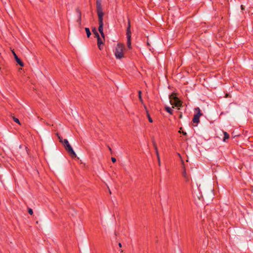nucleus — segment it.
<instances>
[{"mask_svg": "<svg viewBox=\"0 0 253 253\" xmlns=\"http://www.w3.org/2000/svg\"><path fill=\"white\" fill-rule=\"evenodd\" d=\"M58 135V138L59 139V141L60 142L63 143L65 149L68 152V153L70 155L72 158H76L77 157V155L73 150L72 147L69 144L68 141L67 139H65L64 140H62V138L61 136H59L58 134H57Z\"/></svg>", "mask_w": 253, "mask_h": 253, "instance_id": "nucleus-2", "label": "nucleus"}, {"mask_svg": "<svg viewBox=\"0 0 253 253\" xmlns=\"http://www.w3.org/2000/svg\"><path fill=\"white\" fill-rule=\"evenodd\" d=\"M154 146L155 149L156 150V153L157 156V158H158L159 165L160 166L161 162H160V156H159V152H158L157 147V146H156L155 143H154Z\"/></svg>", "mask_w": 253, "mask_h": 253, "instance_id": "nucleus-9", "label": "nucleus"}, {"mask_svg": "<svg viewBox=\"0 0 253 253\" xmlns=\"http://www.w3.org/2000/svg\"><path fill=\"white\" fill-rule=\"evenodd\" d=\"M28 211L30 215H32L33 214V210L31 208H28Z\"/></svg>", "mask_w": 253, "mask_h": 253, "instance_id": "nucleus-20", "label": "nucleus"}, {"mask_svg": "<svg viewBox=\"0 0 253 253\" xmlns=\"http://www.w3.org/2000/svg\"><path fill=\"white\" fill-rule=\"evenodd\" d=\"M130 27H131L130 21L129 19H128V24H127V27L126 28V35H131Z\"/></svg>", "mask_w": 253, "mask_h": 253, "instance_id": "nucleus-8", "label": "nucleus"}, {"mask_svg": "<svg viewBox=\"0 0 253 253\" xmlns=\"http://www.w3.org/2000/svg\"><path fill=\"white\" fill-rule=\"evenodd\" d=\"M124 45L121 43H118L115 51V55L117 59H121L124 57Z\"/></svg>", "mask_w": 253, "mask_h": 253, "instance_id": "nucleus-3", "label": "nucleus"}, {"mask_svg": "<svg viewBox=\"0 0 253 253\" xmlns=\"http://www.w3.org/2000/svg\"><path fill=\"white\" fill-rule=\"evenodd\" d=\"M119 247L121 248L122 247V244L119 243Z\"/></svg>", "mask_w": 253, "mask_h": 253, "instance_id": "nucleus-25", "label": "nucleus"}, {"mask_svg": "<svg viewBox=\"0 0 253 253\" xmlns=\"http://www.w3.org/2000/svg\"><path fill=\"white\" fill-rule=\"evenodd\" d=\"M181 129H182V128L181 127L180 128V130H179V133H182L183 134V135H187V133L186 132L181 131Z\"/></svg>", "mask_w": 253, "mask_h": 253, "instance_id": "nucleus-21", "label": "nucleus"}, {"mask_svg": "<svg viewBox=\"0 0 253 253\" xmlns=\"http://www.w3.org/2000/svg\"><path fill=\"white\" fill-rule=\"evenodd\" d=\"M166 111L169 113L170 114H172L173 110L169 107H166L165 108Z\"/></svg>", "mask_w": 253, "mask_h": 253, "instance_id": "nucleus-16", "label": "nucleus"}, {"mask_svg": "<svg viewBox=\"0 0 253 253\" xmlns=\"http://www.w3.org/2000/svg\"><path fill=\"white\" fill-rule=\"evenodd\" d=\"M108 147L109 150L110 151H111V150H111V148H110V146H108Z\"/></svg>", "mask_w": 253, "mask_h": 253, "instance_id": "nucleus-26", "label": "nucleus"}, {"mask_svg": "<svg viewBox=\"0 0 253 253\" xmlns=\"http://www.w3.org/2000/svg\"><path fill=\"white\" fill-rule=\"evenodd\" d=\"M138 93H139V100L141 102H142V97H141V91L140 90H139L138 91Z\"/></svg>", "mask_w": 253, "mask_h": 253, "instance_id": "nucleus-19", "label": "nucleus"}, {"mask_svg": "<svg viewBox=\"0 0 253 253\" xmlns=\"http://www.w3.org/2000/svg\"><path fill=\"white\" fill-rule=\"evenodd\" d=\"M85 31L86 33L87 37L89 38L91 35V32L89 29L88 28H85Z\"/></svg>", "mask_w": 253, "mask_h": 253, "instance_id": "nucleus-15", "label": "nucleus"}, {"mask_svg": "<svg viewBox=\"0 0 253 253\" xmlns=\"http://www.w3.org/2000/svg\"><path fill=\"white\" fill-rule=\"evenodd\" d=\"M111 160H112L113 163H115L116 162V159L114 157H112L111 158Z\"/></svg>", "mask_w": 253, "mask_h": 253, "instance_id": "nucleus-22", "label": "nucleus"}, {"mask_svg": "<svg viewBox=\"0 0 253 253\" xmlns=\"http://www.w3.org/2000/svg\"><path fill=\"white\" fill-rule=\"evenodd\" d=\"M179 118L180 119L182 118V114L181 113L179 115Z\"/></svg>", "mask_w": 253, "mask_h": 253, "instance_id": "nucleus-24", "label": "nucleus"}, {"mask_svg": "<svg viewBox=\"0 0 253 253\" xmlns=\"http://www.w3.org/2000/svg\"><path fill=\"white\" fill-rule=\"evenodd\" d=\"M13 121H14L15 123H16L18 124H19V125H21L20 122L19 120H18V119H17V118H15V117H13Z\"/></svg>", "mask_w": 253, "mask_h": 253, "instance_id": "nucleus-18", "label": "nucleus"}, {"mask_svg": "<svg viewBox=\"0 0 253 253\" xmlns=\"http://www.w3.org/2000/svg\"><path fill=\"white\" fill-rule=\"evenodd\" d=\"M192 122L193 123L198 124L200 122V117L194 114Z\"/></svg>", "mask_w": 253, "mask_h": 253, "instance_id": "nucleus-10", "label": "nucleus"}, {"mask_svg": "<svg viewBox=\"0 0 253 253\" xmlns=\"http://www.w3.org/2000/svg\"><path fill=\"white\" fill-rule=\"evenodd\" d=\"M241 8H242V9H244V8H243V6L242 5H241Z\"/></svg>", "mask_w": 253, "mask_h": 253, "instance_id": "nucleus-27", "label": "nucleus"}, {"mask_svg": "<svg viewBox=\"0 0 253 253\" xmlns=\"http://www.w3.org/2000/svg\"><path fill=\"white\" fill-rule=\"evenodd\" d=\"M127 38V46L129 49L131 48V35H126Z\"/></svg>", "mask_w": 253, "mask_h": 253, "instance_id": "nucleus-7", "label": "nucleus"}, {"mask_svg": "<svg viewBox=\"0 0 253 253\" xmlns=\"http://www.w3.org/2000/svg\"><path fill=\"white\" fill-rule=\"evenodd\" d=\"M96 11L98 17V31L101 34V37L104 39L105 35L103 33V12L102 11L101 0H96Z\"/></svg>", "mask_w": 253, "mask_h": 253, "instance_id": "nucleus-1", "label": "nucleus"}, {"mask_svg": "<svg viewBox=\"0 0 253 253\" xmlns=\"http://www.w3.org/2000/svg\"><path fill=\"white\" fill-rule=\"evenodd\" d=\"M182 176L185 178L186 181H188V177L186 173V169L184 167H183V170L182 171Z\"/></svg>", "mask_w": 253, "mask_h": 253, "instance_id": "nucleus-11", "label": "nucleus"}, {"mask_svg": "<svg viewBox=\"0 0 253 253\" xmlns=\"http://www.w3.org/2000/svg\"><path fill=\"white\" fill-rule=\"evenodd\" d=\"M224 137L223 138V141L225 142L226 139H228L230 137L229 134L226 131H223Z\"/></svg>", "mask_w": 253, "mask_h": 253, "instance_id": "nucleus-13", "label": "nucleus"}, {"mask_svg": "<svg viewBox=\"0 0 253 253\" xmlns=\"http://www.w3.org/2000/svg\"><path fill=\"white\" fill-rule=\"evenodd\" d=\"M195 111L197 112V113L195 114L196 116H198V117H200L201 116L203 115V114L201 112L200 109L199 107L195 108Z\"/></svg>", "mask_w": 253, "mask_h": 253, "instance_id": "nucleus-12", "label": "nucleus"}, {"mask_svg": "<svg viewBox=\"0 0 253 253\" xmlns=\"http://www.w3.org/2000/svg\"><path fill=\"white\" fill-rule=\"evenodd\" d=\"M147 112V116L148 117V120H149V122L150 123H152L153 122V120L151 118V117H150V115L149 114V113H148V111H146Z\"/></svg>", "mask_w": 253, "mask_h": 253, "instance_id": "nucleus-17", "label": "nucleus"}, {"mask_svg": "<svg viewBox=\"0 0 253 253\" xmlns=\"http://www.w3.org/2000/svg\"><path fill=\"white\" fill-rule=\"evenodd\" d=\"M13 55L14 56V58L17 62V63L21 67L24 66V63L21 60V59L18 58L16 54L14 52V51H12Z\"/></svg>", "mask_w": 253, "mask_h": 253, "instance_id": "nucleus-4", "label": "nucleus"}, {"mask_svg": "<svg viewBox=\"0 0 253 253\" xmlns=\"http://www.w3.org/2000/svg\"><path fill=\"white\" fill-rule=\"evenodd\" d=\"M173 98L174 99V100L175 101L178 100V98L177 97H176V96H173Z\"/></svg>", "mask_w": 253, "mask_h": 253, "instance_id": "nucleus-23", "label": "nucleus"}, {"mask_svg": "<svg viewBox=\"0 0 253 253\" xmlns=\"http://www.w3.org/2000/svg\"><path fill=\"white\" fill-rule=\"evenodd\" d=\"M76 11L78 15V18L77 20V22L79 23L80 25L81 24V18H82V13L81 11L79 9V8H76Z\"/></svg>", "mask_w": 253, "mask_h": 253, "instance_id": "nucleus-6", "label": "nucleus"}, {"mask_svg": "<svg viewBox=\"0 0 253 253\" xmlns=\"http://www.w3.org/2000/svg\"><path fill=\"white\" fill-rule=\"evenodd\" d=\"M92 32H93V34L95 35V37L97 38L98 37H100L98 33L97 32V31L95 27H94L92 29Z\"/></svg>", "mask_w": 253, "mask_h": 253, "instance_id": "nucleus-14", "label": "nucleus"}, {"mask_svg": "<svg viewBox=\"0 0 253 253\" xmlns=\"http://www.w3.org/2000/svg\"><path fill=\"white\" fill-rule=\"evenodd\" d=\"M97 45L98 48L100 50H102L103 49V45L104 44V42L103 40L100 38V37L97 38Z\"/></svg>", "mask_w": 253, "mask_h": 253, "instance_id": "nucleus-5", "label": "nucleus"}]
</instances>
